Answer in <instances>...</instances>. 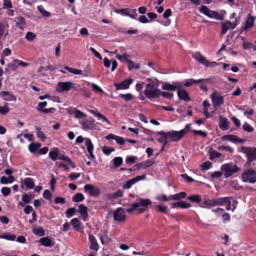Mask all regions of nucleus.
Segmentation results:
<instances>
[{"label": "nucleus", "mask_w": 256, "mask_h": 256, "mask_svg": "<svg viewBox=\"0 0 256 256\" xmlns=\"http://www.w3.org/2000/svg\"><path fill=\"white\" fill-rule=\"evenodd\" d=\"M190 128L191 126L190 124H188L186 125L184 129L180 131L172 130L168 132L160 131L158 132V134L161 135L164 138H168L170 141L177 142L186 134L190 130Z\"/></svg>", "instance_id": "nucleus-1"}, {"label": "nucleus", "mask_w": 256, "mask_h": 256, "mask_svg": "<svg viewBox=\"0 0 256 256\" xmlns=\"http://www.w3.org/2000/svg\"><path fill=\"white\" fill-rule=\"evenodd\" d=\"M159 82L156 83L152 82L147 84L144 94L148 99H152L158 98L160 94V90L158 88Z\"/></svg>", "instance_id": "nucleus-2"}, {"label": "nucleus", "mask_w": 256, "mask_h": 256, "mask_svg": "<svg viewBox=\"0 0 256 256\" xmlns=\"http://www.w3.org/2000/svg\"><path fill=\"white\" fill-rule=\"evenodd\" d=\"M221 170L224 175L226 178L231 176L239 170L237 165L232 163L223 164L221 167Z\"/></svg>", "instance_id": "nucleus-3"}, {"label": "nucleus", "mask_w": 256, "mask_h": 256, "mask_svg": "<svg viewBox=\"0 0 256 256\" xmlns=\"http://www.w3.org/2000/svg\"><path fill=\"white\" fill-rule=\"evenodd\" d=\"M242 178L244 182L254 184L256 182V172L252 169H246L242 174Z\"/></svg>", "instance_id": "nucleus-4"}, {"label": "nucleus", "mask_w": 256, "mask_h": 256, "mask_svg": "<svg viewBox=\"0 0 256 256\" xmlns=\"http://www.w3.org/2000/svg\"><path fill=\"white\" fill-rule=\"evenodd\" d=\"M212 106L216 108L224 104V96H221L219 92L214 90L210 95Z\"/></svg>", "instance_id": "nucleus-5"}, {"label": "nucleus", "mask_w": 256, "mask_h": 256, "mask_svg": "<svg viewBox=\"0 0 256 256\" xmlns=\"http://www.w3.org/2000/svg\"><path fill=\"white\" fill-rule=\"evenodd\" d=\"M193 58L199 62L200 64L204 66H214L217 65V63L215 62H209L205 57L201 54L199 52H196Z\"/></svg>", "instance_id": "nucleus-6"}, {"label": "nucleus", "mask_w": 256, "mask_h": 256, "mask_svg": "<svg viewBox=\"0 0 256 256\" xmlns=\"http://www.w3.org/2000/svg\"><path fill=\"white\" fill-rule=\"evenodd\" d=\"M243 152L246 154L248 162H251L256 160V148L251 147H244Z\"/></svg>", "instance_id": "nucleus-7"}, {"label": "nucleus", "mask_w": 256, "mask_h": 256, "mask_svg": "<svg viewBox=\"0 0 256 256\" xmlns=\"http://www.w3.org/2000/svg\"><path fill=\"white\" fill-rule=\"evenodd\" d=\"M113 215L114 220L116 222H122L125 220L126 218L124 210L121 208H118L116 210H114Z\"/></svg>", "instance_id": "nucleus-8"}, {"label": "nucleus", "mask_w": 256, "mask_h": 256, "mask_svg": "<svg viewBox=\"0 0 256 256\" xmlns=\"http://www.w3.org/2000/svg\"><path fill=\"white\" fill-rule=\"evenodd\" d=\"M73 85L74 84L70 82H59L57 84L56 90L60 92L68 91L72 88Z\"/></svg>", "instance_id": "nucleus-9"}, {"label": "nucleus", "mask_w": 256, "mask_h": 256, "mask_svg": "<svg viewBox=\"0 0 256 256\" xmlns=\"http://www.w3.org/2000/svg\"><path fill=\"white\" fill-rule=\"evenodd\" d=\"M94 120H85L80 122L83 130H93L96 128V125L94 124Z\"/></svg>", "instance_id": "nucleus-10"}, {"label": "nucleus", "mask_w": 256, "mask_h": 256, "mask_svg": "<svg viewBox=\"0 0 256 256\" xmlns=\"http://www.w3.org/2000/svg\"><path fill=\"white\" fill-rule=\"evenodd\" d=\"M145 178H146V176L144 174L142 175V176H137L136 178L127 181L126 182V184L122 186V188L124 189H128L132 186L135 183H136V182H138L140 180H143Z\"/></svg>", "instance_id": "nucleus-11"}, {"label": "nucleus", "mask_w": 256, "mask_h": 256, "mask_svg": "<svg viewBox=\"0 0 256 256\" xmlns=\"http://www.w3.org/2000/svg\"><path fill=\"white\" fill-rule=\"evenodd\" d=\"M200 12L204 15L208 16V17L211 18H216L218 15V13L217 12L212 11L206 6H201L200 8Z\"/></svg>", "instance_id": "nucleus-12"}, {"label": "nucleus", "mask_w": 256, "mask_h": 256, "mask_svg": "<svg viewBox=\"0 0 256 256\" xmlns=\"http://www.w3.org/2000/svg\"><path fill=\"white\" fill-rule=\"evenodd\" d=\"M154 163V162L152 160H147L144 162H142L134 166V170H138L141 168L146 169L152 166Z\"/></svg>", "instance_id": "nucleus-13"}, {"label": "nucleus", "mask_w": 256, "mask_h": 256, "mask_svg": "<svg viewBox=\"0 0 256 256\" xmlns=\"http://www.w3.org/2000/svg\"><path fill=\"white\" fill-rule=\"evenodd\" d=\"M84 190L88 192L90 196H96L100 194V190L98 188H96L91 184H86L84 186Z\"/></svg>", "instance_id": "nucleus-14"}, {"label": "nucleus", "mask_w": 256, "mask_h": 256, "mask_svg": "<svg viewBox=\"0 0 256 256\" xmlns=\"http://www.w3.org/2000/svg\"><path fill=\"white\" fill-rule=\"evenodd\" d=\"M132 79H128L123 80L120 84L115 83L114 86L116 88L117 90H124L128 88L129 86L132 83Z\"/></svg>", "instance_id": "nucleus-15"}, {"label": "nucleus", "mask_w": 256, "mask_h": 256, "mask_svg": "<svg viewBox=\"0 0 256 256\" xmlns=\"http://www.w3.org/2000/svg\"><path fill=\"white\" fill-rule=\"evenodd\" d=\"M105 138L108 140H114L116 143L120 145H124L126 142V140L122 137L116 136L112 134H110L105 136Z\"/></svg>", "instance_id": "nucleus-16"}, {"label": "nucleus", "mask_w": 256, "mask_h": 256, "mask_svg": "<svg viewBox=\"0 0 256 256\" xmlns=\"http://www.w3.org/2000/svg\"><path fill=\"white\" fill-rule=\"evenodd\" d=\"M219 126L223 130H226L229 128L230 122H228V119L223 117L222 116H219Z\"/></svg>", "instance_id": "nucleus-17"}, {"label": "nucleus", "mask_w": 256, "mask_h": 256, "mask_svg": "<svg viewBox=\"0 0 256 256\" xmlns=\"http://www.w3.org/2000/svg\"><path fill=\"white\" fill-rule=\"evenodd\" d=\"M78 212L82 215L84 220L86 221L88 216V208L84 204H81L78 206Z\"/></svg>", "instance_id": "nucleus-18"}, {"label": "nucleus", "mask_w": 256, "mask_h": 256, "mask_svg": "<svg viewBox=\"0 0 256 256\" xmlns=\"http://www.w3.org/2000/svg\"><path fill=\"white\" fill-rule=\"evenodd\" d=\"M0 96L6 101H16V97L8 92L2 91L0 92Z\"/></svg>", "instance_id": "nucleus-19"}, {"label": "nucleus", "mask_w": 256, "mask_h": 256, "mask_svg": "<svg viewBox=\"0 0 256 256\" xmlns=\"http://www.w3.org/2000/svg\"><path fill=\"white\" fill-rule=\"evenodd\" d=\"M120 12L124 15L130 16V18L135 19L137 16L136 9L129 10V9H122Z\"/></svg>", "instance_id": "nucleus-20"}, {"label": "nucleus", "mask_w": 256, "mask_h": 256, "mask_svg": "<svg viewBox=\"0 0 256 256\" xmlns=\"http://www.w3.org/2000/svg\"><path fill=\"white\" fill-rule=\"evenodd\" d=\"M178 96L180 99L186 102H188L190 100L188 93L184 90H178Z\"/></svg>", "instance_id": "nucleus-21"}, {"label": "nucleus", "mask_w": 256, "mask_h": 256, "mask_svg": "<svg viewBox=\"0 0 256 256\" xmlns=\"http://www.w3.org/2000/svg\"><path fill=\"white\" fill-rule=\"evenodd\" d=\"M85 144L87 147V150L90 154V156L91 158H94V156L92 154V151L94 150V146L90 140L88 138H86L85 141Z\"/></svg>", "instance_id": "nucleus-22"}, {"label": "nucleus", "mask_w": 256, "mask_h": 256, "mask_svg": "<svg viewBox=\"0 0 256 256\" xmlns=\"http://www.w3.org/2000/svg\"><path fill=\"white\" fill-rule=\"evenodd\" d=\"M200 207L210 208L212 206H214V199H204L200 205Z\"/></svg>", "instance_id": "nucleus-23"}, {"label": "nucleus", "mask_w": 256, "mask_h": 256, "mask_svg": "<svg viewBox=\"0 0 256 256\" xmlns=\"http://www.w3.org/2000/svg\"><path fill=\"white\" fill-rule=\"evenodd\" d=\"M123 196V192L120 190H118L116 192L112 193V194H108L106 195V198L110 200H114L118 198L122 197Z\"/></svg>", "instance_id": "nucleus-24"}, {"label": "nucleus", "mask_w": 256, "mask_h": 256, "mask_svg": "<svg viewBox=\"0 0 256 256\" xmlns=\"http://www.w3.org/2000/svg\"><path fill=\"white\" fill-rule=\"evenodd\" d=\"M135 204H138V208L140 206L145 208L150 205L152 204V202L148 198L144 199L140 198H139L138 200V202H135Z\"/></svg>", "instance_id": "nucleus-25"}, {"label": "nucleus", "mask_w": 256, "mask_h": 256, "mask_svg": "<svg viewBox=\"0 0 256 256\" xmlns=\"http://www.w3.org/2000/svg\"><path fill=\"white\" fill-rule=\"evenodd\" d=\"M16 24L20 30H24L26 27V24L25 19L22 16H19L16 18Z\"/></svg>", "instance_id": "nucleus-26"}, {"label": "nucleus", "mask_w": 256, "mask_h": 256, "mask_svg": "<svg viewBox=\"0 0 256 256\" xmlns=\"http://www.w3.org/2000/svg\"><path fill=\"white\" fill-rule=\"evenodd\" d=\"M232 22L230 21H226L222 24V34H225L227 31L232 28Z\"/></svg>", "instance_id": "nucleus-27"}, {"label": "nucleus", "mask_w": 256, "mask_h": 256, "mask_svg": "<svg viewBox=\"0 0 256 256\" xmlns=\"http://www.w3.org/2000/svg\"><path fill=\"white\" fill-rule=\"evenodd\" d=\"M254 18L252 16H249L245 22L244 29L246 30L247 28H252L254 25Z\"/></svg>", "instance_id": "nucleus-28"}, {"label": "nucleus", "mask_w": 256, "mask_h": 256, "mask_svg": "<svg viewBox=\"0 0 256 256\" xmlns=\"http://www.w3.org/2000/svg\"><path fill=\"white\" fill-rule=\"evenodd\" d=\"M187 199L192 202L198 203L202 201L201 196L198 194H194L188 196Z\"/></svg>", "instance_id": "nucleus-29"}, {"label": "nucleus", "mask_w": 256, "mask_h": 256, "mask_svg": "<svg viewBox=\"0 0 256 256\" xmlns=\"http://www.w3.org/2000/svg\"><path fill=\"white\" fill-rule=\"evenodd\" d=\"M36 133L37 136L40 138L42 141L44 142L46 139V136L44 132L41 130V128L36 126Z\"/></svg>", "instance_id": "nucleus-30"}, {"label": "nucleus", "mask_w": 256, "mask_h": 256, "mask_svg": "<svg viewBox=\"0 0 256 256\" xmlns=\"http://www.w3.org/2000/svg\"><path fill=\"white\" fill-rule=\"evenodd\" d=\"M71 224L74 230H76L77 231H80V220L78 218H73L71 220Z\"/></svg>", "instance_id": "nucleus-31"}, {"label": "nucleus", "mask_w": 256, "mask_h": 256, "mask_svg": "<svg viewBox=\"0 0 256 256\" xmlns=\"http://www.w3.org/2000/svg\"><path fill=\"white\" fill-rule=\"evenodd\" d=\"M162 88L166 90L175 91L176 90V86H174V82L173 84L165 83L162 84Z\"/></svg>", "instance_id": "nucleus-32"}, {"label": "nucleus", "mask_w": 256, "mask_h": 256, "mask_svg": "<svg viewBox=\"0 0 256 256\" xmlns=\"http://www.w3.org/2000/svg\"><path fill=\"white\" fill-rule=\"evenodd\" d=\"M23 184L28 189H32L34 186V184L31 178H28L24 179Z\"/></svg>", "instance_id": "nucleus-33"}, {"label": "nucleus", "mask_w": 256, "mask_h": 256, "mask_svg": "<svg viewBox=\"0 0 256 256\" xmlns=\"http://www.w3.org/2000/svg\"><path fill=\"white\" fill-rule=\"evenodd\" d=\"M186 196V193L185 192H180V193L170 196V199L174 200H180L182 198H185Z\"/></svg>", "instance_id": "nucleus-34"}, {"label": "nucleus", "mask_w": 256, "mask_h": 256, "mask_svg": "<svg viewBox=\"0 0 256 256\" xmlns=\"http://www.w3.org/2000/svg\"><path fill=\"white\" fill-rule=\"evenodd\" d=\"M227 198L228 197H224L214 199V206H216L224 205L225 204Z\"/></svg>", "instance_id": "nucleus-35"}, {"label": "nucleus", "mask_w": 256, "mask_h": 256, "mask_svg": "<svg viewBox=\"0 0 256 256\" xmlns=\"http://www.w3.org/2000/svg\"><path fill=\"white\" fill-rule=\"evenodd\" d=\"M127 64L128 65V69L130 70H131L134 68L138 69L140 67V64H136L132 61L129 60L127 61Z\"/></svg>", "instance_id": "nucleus-36"}, {"label": "nucleus", "mask_w": 256, "mask_h": 256, "mask_svg": "<svg viewBox=\"0 0 256 256\" xmlns=\"http://www.w3.org/2000/svg\"><path fill=\"white\" fill-rule=\"evenodd\" d=\"M204 79H199L198 80H194L192 79L188 80L184 84V86L186 87L191 86L193 84H199L202 82Z\"/></svg>", "instance_id": "nucleus-37"}, {"label": "nucleus", "mask_w": 256, "mask_h": 256, "mask_svg": "<svg viewBox=\"0 0 256 256\" xmlns=\"http://www.w3.org/2000/svg\"><path fill=\"white\" fill-rule=\"evenodd\" d=\"M84 198V195L81 193L76 194L72 198L74 202H80L82 201Z\"/></svg>", "instance_id": "nucleus-38"}, {"label": "nucleus", "mask_w": 256, "mask_h": 256, "mask_svg": "<svg viewBox=\"0 0 256 256\" xmlns=\"http://www.w3.org/2000/svg\"><path fill=\"white\" fill-rule=\"evenodd\" d=\"M41 144L40 143L32 144L29 145L28 148L31 152L34 153L40 147Z\"/></svg>", "instance_id": "nucleus-39"}, {"label": "nucleus", "mask_w": 256, "mask_h": 256, "mask_svg": "<svg viewBox=\"0 0 256 256\" xmlns=\"http://www.w3.org/2000/svg\"><path fill=\"white\" fill-rule=\"evenodd\" d=\"M210 158L212 160L215 158H220L221 156V154L218 152H216V150H210Z\"/></svg>", "instance_id": "nucleus-40"}, {"label": "nucleus", "mask_w": 256, "mask_h": 256, "mask_svg": "<svg viewBox=\"0 0 256 256\" xmlns=\"http://www.w3.org/2000/svg\"><path fill=\"white\" fill-rule=\"evenodd\" d=\"M58 149L55 148L54 150H51L49 153V156L52 160H56L58 156Z\"/></svg>", "instance_id": "nucleus-41"}, {"label": "nucleus", "mask_w": 256, "mask_h": 256, "mask_svg": "<svg viewBox=\"0 0 256 256\" xmlns=\"http://www.w3.org/2000/svg\"><path fill=\"white\" fill-rule=\"evenodd\" d=\"M32 232L36 235L39 236H42L44 234V230L40 227L33 228Z\"/></svg>", "instance_id": "nucleus-42"}, {"label": "nucleus", "mask_w": 256, "mask_h": 256, "mask_svg": "<svg viewBox=\"0 0 256 256\" xmlns=\"http://www.w3.org/2000/svg\"><path fill=\"white\" fill-rule=\"evenodd\" d=\"M113 162L116 168L120 166L122 163V157H116L113 159Z\"/></svg>", "instance_id": "nucleus-43"}, {"label": "nucleus", "mask_w": 256, "mask_h": 256, "mask_svg": "<svg viewBox=\"0 0 256 256\" xmlns=\"http://www.w3.org/2000/svg\"><path fill=\"white\" fill-rule=\"evenodd\" d=\"M116 57L118 60L122 62H127V61L128 60V58H130V56L128 54L124 53L123 54L122 56L117 55Z\"/></svg>", "instance_id": "nucleus-44"}, {"label": "nucleus", "mask_w": 256, "mask_h": 256, "mask_svg": "<svg viewBox=\"0 0 256 256\" xmlns=\"http://www.w3.org/2000/svg\"><path fill=\"white\" fill-rule=\"evenodd\" d=\"M16 236L13 234H6L0 235V238H4L6 240H14Z\"/></svg>", "instance_id": "nucleus-45"}, {"label": "nucleus", "mask_w": 256, "mask_h": 256, "mask_svg": "<svg viewBox=\"0 0 256 256\" xmlns=\"http://www.w3.org/2000/svg\"><path fill=\"white\" fill-rule=\"evenodd\" d=\"M38 10L44 16L48 17L50 16V14L49 12L46 10L42 6H38Z\"/></svg>", "instance_id": "nucleus-46"}, {"label": "nucleus", "mask_w": 256, "mask_h": 256, "mask_svg": "<svg viewBox=\"0 0 256 256\" xmlns=\"http://www.w3.org/2000/svg\"><path fill=\"white\" fill-rule=\"evenodd\" d=\"M223 140H228L232 142H236V136L234 135H224L222 137Z\"/></svg>", "instance_id": "nucleus-47"}, {"label": "nucleus", "mask_w": 256, "mask_h": 256, "mask_svg": "<svg viewBox=\"0 0 256 256\" xmlns=\"http://www.w3.org/2000/svg\"><path fill=\"white\" fill-rule=\"evenodd\" d=\"M18 66V60H16L8 64V67L10 68L12 70H16Z\"/></svg>", "instance_id": "nucleus-48"}, {"label": "nucleus", "mask_w": 256, "mask_h": 256, "mask_svg": "<svg viewBox=\"0 0 256 256\" xmlns=\"http://www.w3.org/2000/svg\"><path fill=\"white\" fill-rule=\"evenodd\" d=\"M242 129L248 132H254V128L248 123H244L242 126Z\"/></svg>", "instance_id": "nucleus-49"}, {"label": "nucleus", "mask_w": 256, "mask_h": 256, "mask_svg": "<svg viewBox=\"0 0 256 256\" xmlns=\"http://www.w3.org/2000/svg\"><path fill=\"white\" fill-rule=\"evenodd\" d=\"M36 38V34L31 32H28L26 33L25 36L26 39L28 41H32Z\"/></svg>", "instance_id": "nucleus-50"}, {"label": "nucleus", "mask_w": 256, "mask_h": 256, "mask_svg": "<svg viewBox=\"0 0 256 256\" xmlns=\"http://www.w3.org/2000/svg\"><path fill=\"white\" fill-rule=\"evenodd\" d=\"M103 152L106 155H109L114 150V148L112 147H107L104 146L102 149Z\"/></svg>", "instance_id": "nucleus-51"}, {"label": "nucleus", "mask_w": 256, "mask_h": 256, "mask_svg": "<svg viewBox=\"0 0 256 256\" xmlns=\"http://www.w3.org/2000/svg\"><path fill=\"white\" fill-rule=\"evenodd\" d=\"M8 104L6 103L4 106H0V113L2 114H6L9 112V108L8 107Z\"/></svg>", "instance_id": "nucleus-52"}, {"label": "nucleus", "mask_w": 256, "mask_h": 256, "mask_svg": "<svg viewBox=\"0 0 256 256\" xmlns=\"http://www.w3.org/2000/svg\"><path fill=\"white\" fill-rule=\"evenodd\" d=\"M243 47L244 49L252 48L254 50H256V46L250 42H244Z\"/></svg>", "instance_id": "nucleus-53"}, {"label": "nucleus", "mask_w": 256, "mask_h": 256, "mask_svg": "<svg viewBox=\"0 0 256 256\" xmlns=\"http://www.w3.org/2000/svg\"><path fill=\"white\" fill-rule=\"evenodd\" d=\"M40 244L47 247H52L54 244V241H40Z\"/></svg>", "instance_id": "nucleus-54"}, {"label": "nucleus", "mask_w": 256, "mask_h": 256, "mask_svg": "<svg viewBox=\"0 0 256 256\" xmlns=\"http://www.w3.org/2000/svg\"><path fill=\"white\" fill-rule=\"evenodd\" d=\"M218 150H224L226 151H227L228 152H230V153L233 152V150L232 148L229 146H218Z\"/></svg>", "instance_id": "nucleus-55"}, {"label": "nucleus", "mask_w": 256, "mask_h": 256, "mask_svg": "<svg viewBox=\"0 0 256 256\" xmlns=\"http://www.w3.org/2000/svg\"><path fill=\"white\" fill-rule=\"evenodd\" d=\"M43 196L46 200H51L52 198V193L49 190H45L43 194Z\"/></svg>", "instance_id": "nucleus-56"}, {"label": "nucleus", "mask_w": 256, "mask_h": 256, "mask_svg": "<svg viewBox=\"0 0 256 256\" xmlns=\"http://www.w3.org/2000/svg\"><path fill=\"white\" fill-rule=\"evenodd\" d=\"M32 198H33L30 196H29L27 194H24L22 196V200L24 203L28 204L30 202Z\"/></svg>", "instance_id": "nucleus-57"}, {"label": "nucleus", "mask_w": 256, "mask_h": 256, "mask_svg": "<svg viewBox=\"0 0 256 256\" xmlns=\"http://www.w3.org/2000/svg\"><path fill=\"white\" fill-rule=\"evenodd\" d=\"M90 248L96 251L98 250L99 246L96 241H90Z\"/></svg>", "instance_id": "nucleus-58"}, {"label": "nucleus", "mask_w": 256, "mask_h": 256, "mask_svg": "<svg viewBox=\"0 0 256 256\" xmlns=\"http://www.w3.org/2000/svg\"><path fill=\"white\" fill-rule=\"evenodd\" d=\"M76 211V209L74 208H72L67 209L66 211V214L68 217L72 216Z\"/></svg>", "instance_id": "nucleus-59"}, {"label": "nucleus", "mask_w": 256, "mask_h": 256, "mask_svg": "<svg viewBox=\"0 0 256 256\" xmlns=\"http://www.w3.org/2000/svg\"><path fill=\"white\" fill-rule=\"evenodd\" d=\"M156 208H158V210L160 212L164 214H166L167 212L168 207L166 206L158 205L156 206Z\"/></svg>", "instance_id": "nucleus-60"}, {"label": "nucleus", "mask_w": 256, "mask_h": 256, "mask_svg": "<svg viewBox=\"0 0 256 256\" xmlns=\"http://www.w3.org/2000/svg\"><path fill=\"white\" fill-rule=\"evenodd\" d=\"M212 164L210 162H204L202 165V170H207L210 168Z\"/></svg>", "instance_id": "nucleus-61"}, {"label": "nucleus", "mask_w": 256, "mask_h": 256, "mask_svg": "<svg viewBox=\"0 0 256 256\" xmlns=\"http://www.w3.org/2000/svg\"><path fill=\"white\" fill-rule=\"evenodd\" d=\"M74 115L75 117L78 118H85L86 116V114H84L79 110H76L74 111Z\"/></svg>", "instance_id": "nucleus-62"}, {"label": "nucleus", "mask_w": 256, "mask_h": 256, "mask_svg": "<svg viewBox=\"0 0 256 256\" xmlns=\"http://www.w3.org/2000/svg\"><path fill=\"white\" fill-rule=\"evenodd\" d=\"M1 192L4 196H8L10 192V190L7 187H4L1 190Z\"/></svg>", "instance_id": "nucleus-63"}, {"label": "nucleus", "mask_w": 256, "mask_h": 256, "mask_svg": "<svg viewBox=\"0 0 256 256\" xmlns=\"http://www.w3.org/2000/svg\"><path fill=\"white\" fill-rule=\"evenodd\" d=\"M120 96L124 98L126 101L130 100L132 98V96L130 94H120Z\"/></svg>", "instance_id": "nucleus-64"}]
</instances>
